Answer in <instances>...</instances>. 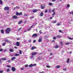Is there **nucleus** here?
Listing matches in <instances>:
<instances>
[{"instance_id": "obj_1", "label": "nucleus", "mask_w": 73, "mask_h": 73, "mask_svg": "<svg viewBox=\"0 0 73 73\" xmlns=\"http://www.w3.org/2000/svg\"><path fill=\"white\" fill-rule=\"evenodd\" d=\"M11 31V29L9 28H7V29L6 30V33H9Z\"/></svg>"}, {"instance_id": "obj_2", "label": "nucleus", "mask_w": 73, "mask_h": 73, "mask_svg": "<svg viewBox=\"0 0 73 73\" xmlns=\"http://www.w3.org/2000/svg\"><path fill=\"white\" fill-rule=\"evenodd\" d=\"M22 15H23V13H22V12L19 13L17 12L16 13V16H21Z\"/></svg>"}, {"instance_id": "obj_3", "label": "nucleus", "mask_w": 73, "mask_h": 73, "mask_svg": "<svg viewBox=\"0 0 73 73\" xmlns=\"http://www.w3.org/2000/svg\"><path fill=\"white\" fill-rule=\"evenodd\" d=\"M4 9L5 11H7V10L9 9V7H8L6 6L4 8Z\"/></svg>"}, {"instance_id": "obj_4", "label": "nucleus", "mask_w": 73, "mask_h": 73, "mask_svg": "<svg viewBox=\"0 0 73 73\" xmlns=\"http://www.w3.org/2000/svg\"><path fill=\"white\" fill-rule=\"evenodd\" d=\"M20 42H17L16 43V45L17 46H20Z\"/></svg>"}, {"instance_id": "obj_5", "label": "nucleus", "mask_w": 73, "mask_h": 73, "mask_svg": "<svg viewBox=\"0 0 73 73\" xmlns=\"http://www.w3.org/2000/svg\"><path fill=\"white\" fill-rule=\"evenodd\" d=\"M38 36V34H34L32 35V37H37Z\"/></svg>"}, {"instance_id": "obj_6", "label": "nucleus", "mask_w": 73, "mask_h": 73, "mask_svg": "<svg viewBox=\"0 0 73 73\" xmlns=\"http://www.w3.org/2000/svg\"><path fill=\"white\" fill-rule=\"evenodd\" d=\"M11 70L13 72H15L16 71V69L14 67H12L11 68Z\"/></svg>"}, {"instance_id": "obj_7", "label": "nucleus", "mask_w": 73, "mask_h": 73, "mask_svg": "<svg viewBox=\"0 0 73 73\" xmlns=\"http://www.w3.org/2000/svg\"><path fill=\"white\" fill-rule=\"evenodd\" d=\"M4 41H5V42H8L9 43L10 42V41L8 40V39L4 40Z\"/></svg>"}, {"instance_id": "obj_8", "label": "nucleus", "mask_w": 73, "mask_h": 73, "mask_svg": "<svg viewBox=\"0 0 73 73\" xmlns=\"http://www.w3.org/2000/svg\"><path fill=\"white\" fill-rule=\"evenodd\" d=\"M12 18L14 19H17V17L16 15H13L12 17Z\"/></svg>"}, {"instance_id": "obj_9", "label": "nucleus", "mask_w": 73, "mask_h": 73, "mask_svg": "<svg viewBox=\"0 0 73 73\" xmlns=\"http://www.w3.org/2000/svg\"><path fill=\"white\" fill-rule=\"evenodd\" d=\"M32 55L33 56H34V55H35V54H37V52H32Z\"/></svg>"}, {"instance_id": "obj_10", "label": "nucleus", "mask_w": 73, "mask_h": 73, "mask_svg": "<svg viewBox=\"0 0 73 73\" xmlns=\"http://www.w3.org/2000/svg\"><path fill=\"white\" fill-rule=\"evenodd\" d=\"M9 51L10 52H13L14 51V50H13V49H12V48H10L9 49Z\"/></svg>"}, {"instance_id": "obj_11", "label": "nucleus", "mask_w": 73, "mask_h": 73, "mask_svg": "<svg viewBox=\"0 0 73 73\" xmlns=\"http://www.w3.org/2000/svg\"><path fill=\"white\" fill-rule=\"evenodd\" d=\"M42 38H40L39 39V40L38 41V42H41V41H42Z\"/></svg>"}, {"instance_id": "obj_12", "label": "nucleus", "mask_w": 73, "mask_h": 73, "mask_svg": "<svg viewBox=\"0 0 73 73\" xmlns=\"http://www.w3.org/2000/svg\"><path fill=\"white\" fill-rule=\"evenodd\" d=\"M38 10L37 9H35L33 10V13H35V12H37Z\"/></svg>"}, {"instance_id": "obj_13", "label": "nucleus", "mask_w": 73, "mask_h": 73, "mask_svg": "<svg viewBox=\"0 0 73 73\" xmlns=\"http://www.w3.org/2000/svg\"><path fill=\"white\" fill-rule=\"evenodd\" d=\"M40 16L41 17L43 16H44V13L42 12H41L40 14Z\"/></svg>"}, {"instance_id": "obj_14", "label": "nucleus", "mask_w": 73, "mask_h": 73, "mask_svg": "<svg viewBox=\"0 0 73 73\" xmlns=\"http://www.w3.org/2000/svg\"><path fill=\"white\" fill-rule=\"evenodd\" d=\"M35 48H36V46H34L32 47V48H31V49L32 50H34V49H35Z\"/></svg>"}, {"instance_id": "obj_15", "label": "nucleus", "mask_w": 73, "mask_h": 73, "mask_svg": "<svg viewBox=\"0 0 73 73\" xmlns=\"http://www.w3.org/2000/svg\"><path fill=\"white\" fill-rule=\"evenodd\" d=\"M1 33H4V31L3 29H2L1 30Z\"/></svg>"}, {"instance_id": "obj_16", "label": "nucleus", "mask_w": 73, "mask_h": 73, "mask_svg": "<svg viewBox=\"0 0 73 73\" xmlns=\"http://www.w3.org/2000/svg\"><path fill=\"white\" fill-rule=\"evenodd\" d=\"M15 59H16V57H13L11 58V60H12V61H13V60H15Z\"/></svg>"}, {"instance_id": "obj_17", "label": "nucleus", "mask_w": 73, "mask_h": 73, "mask_svg": "<svg viewBox=\"0 0 73 73\" xmlns=\"http://www.w3.org/2000/svg\"><path fill=\"white\" fill-rule=\"evenodd\" d=\"M68 38V39H69V40H73V38H71V37H67Z\"/></svg>"}, {"instance_id": "obj_18", "label": "nucleus", "mask_w": 73, "mask_h": 73, "mask_svg": "<svg viewBox=\"0 0 73 73\" xmlns=\"http://www.w3.org/2000/svg\"><path fill=\"white\" fill-rule=\"evenodd\" d=\"M3 1L2 0H0V4L1 5H2L3 4Z\"/></svg>"}, {"instance_id": "obj_19", "label": "nucleus", "mask_w": 73, "mask_h": 73, "mask_svg": "<svg viewBox=\"0 0 73 73\" xmlns=\"http://www.w3.org/2000/svg\"><path fill=\"white\" fill-rule=\"evenodd\" d=\"M33 66V64H30L29 66V67L30 68H31V67H32V66Z\"/></svg>"}, {"instance_id": "obj_20", "label": "nucleus", "mask_w": 73, "mask_h": 73, "mask_svg": "<svg viewBox=\"0 0 73 73\" xmlns=\"http://www.w3.org/2000/svg\"><path fill=\"white\" fill-rule=\"evenodd\" d=\"M56 37L58 38H61V37H62V36L60 35H58L56 36Z\"/></svg>"}, {"instance_id": "obj_21", "label": "nucleus", "mask_w": 73, "mask_h": 73, "mask_svg": "<svg viewBox=\"0 0 73 73\" xmlns=\"http://www.w3.org/2000/svg\"><path fill=\"white\" fill-rule=\"evenodd\" d=\"M60 65H57L56 66V68H57L58 69H59V68H60Z\"/></svg>"}, {"instance_id": "obj_22", "label": "nucleus", "mask_w": 73, "mask_h": 73, "mask_svg": "<svg viewBox=\"0 0 73 73\" xmlns=\"http://www.w3.org/2000/svg\"><path fill=\"white\" fill-rule=\"evenodd\" d=\"M2 60H3V61H5V60H6V58H2Z\"/></svg>"}, {"instance_id": "obj_23", "label": "nucleus", "mask_w": 73, "mask_h": 73, "mask_svg": "<svg viewBox=\"0 0 73 73\" xmlns=\"http://www.w3.org/2000/svg\"><path fill=\"white\" fill-rule=\"evenodd\" d=\"M41 9H44V8H45V7H44V6H41Z\"/></svg>"}, {"instance_id": "obj_24", "label": "nucleus", "mask_w": 73, "mask_h": 73, "mask_svg": "<svg viewBox=\"0 0 73 73\" xmlns=\"http://www.w3.org/2000/svg\"><path fill=\"white\" fill-rule=\"evenodd\" d=\"M20 56V54H17L15 55V56Z\"/></svg>"}, {"instance_id": "obj_25", "label": "nucleus", "mask_w": 73, "mask_h": 73, "mask_svg": "<svg viewBox=\"0 0 73 73\" xmlns=\"http://www.w3.org/2000/svg\"><path fill=\"white\" fill-rule=\"evenodd\" d=\"M5 44H6V43L5 42H4L2 44V46H4L5 45Z\"/></svg>"}, {"instance_id": "obj_26", "label": "nucleus", "mask_w": 73, "mask_h": 73, "mask_svg": "<svg viewBox=\"0 0 73 73\" xmlns=\"http://www.w3.org/2000/svg\"><path fill=\"white\" fill-rule=\"evenodd\" d=\"M70 60V59H69V58H68L67 59V63H69V60Z\"/></svg>"}, {"instance_id": "obj_27", "label": "nucleus", "mask_w": 73, "mask_h": 73, "mask_svg": "<svg viewBox=\"0 0 73 73\" xmlns=\"http://www.w3.org/2000/svg\"><path fill=\"white\" fill-rule=\"evenodd\" d=\"M65 44L66 45H68L70 44V43H69V42L66 43H65Z\"/></svg>"}, {"instance_id": "obj_28", "label": "nucleus", "mask_w": 73, "mask_h": 73, "mask_svg": "<svg viewBox=\"0 0 73 73\" xmlns=\"http://www.w3.org/2000/svg\"><path fill=\"white\" fill-rule=\"evenodd\" d=\"M49 5H50V6H51V5H53V4H52V3L50 2L49 3Z\"/></svg>"}, {"instance_id": "obj_29", "label": "nucleus", "mask_w": 73, "mask_h": 73, "mask_svg": "<svg viewBox=\"0 0 73 73\" xmlns=\"http://www.w3.org/2000/svg\"><path fill=\"white\" fill-rule=\"evenodd\" d=\"M55 14L56 13H55V12H54V13L52 14V15L53 16H54V15H55Z\"/></svg>"}, {"instance_id": "obj_30", "label": "nucleus", "mask_w": 73, "mask_h": 73, "mask_svg": "<svg viewBox=\"0 0 73 73\" xmlns=\"http://www.w3.org/2000/svg\"><path fill=\"white\" fill-rule=\"evenodd\" d=\"M10 71V70H9V68H7V72H9Z\"/></svg>"}, {"instance_id": "obj_31", "label": "nucleus", "mask_w": 73, "mask_h": 73, "mask_svg": "<svg viewBox=\"0 0 73 73\" xmlns=\"http://www.w3.org/2000/svg\"><path fill=\"white\" fill-rule=\"evenodd\" d=\"M55 48H58V45H56L55 46Z\"/></svg>"}, {"instance_id": "obj_32", "label": "nucleus", "mask_w": 73, "mask_h": 73, "mask_svg": "<svg viewBox=\"0 0 73 73\" xmlns=\"http://www.w3.org/2000/svg\"><path fill=\"white\" fill-rule=\"evenodd\" d=\"M23 22L22 21H20L18 23V24H21Z\"/></svg>"}, {"instance_id": "obj_33", "label": "nucleus", "mask_w": 73, "mask_h": 73, "mask_svg": "<svg viewBox=\"0 0 73 73\" xmlns=\"http://www.w3.org/2000/svg\"><path fill=\"white\" fill-rule=\"evenodd\" d=\"M7 67L8 68H11V66L9 65H7Z\"/></svg>"}, {"instance_id": "obj_34", "label": "nucleus", "mask_w": 73, "mask_h": 73, "mask_svg": "<svg viewBox=\"0 0 73 73\" xmlns=\"http://www.w3.org/2000/svg\"><path fill=\"white\" fill-rule=\"evenodd\" d=\"M25 67L26 68H27V67H28V64H26L25 65Z\"/></svg>"}, {"instance_id": "obj_35", "label": "nucleus", "mask_w": 73, "mask_h": 73, "mask_svg": "<svg viewBox=\"0 0 73 73\" xmlns=\"http://www.w3.org/2000/svg\"><path fill=\"white\" fill-rule=\"evenodd\" d=\"M46 67L47 68H50V66H48V65H47V66H46Z\"/></svg>"}, {"instance_id": "obj_36", "label": "nucleus", "mask_w": 73, "mask_h": 73, "mask_svg": "<svg viewBox=\"0 0 73 73\" xmlns=\"http://www.w3.org/2000/svg\"><path fill=\"white\" fill-rule=\"evenodd\" d=\"M67 7L68 8H69L70 7V5L69 4H67Z\"/></svg>"}, {"instance_id": "obj_37", "label": "nucleus", "mask_w": 73, "mask_h": 73, "mask_svg": "<svg viewBox=\"0 0 73 73\" xmlns=\"http://www.w3.org/2000/svg\"><path fill=\"white\" fill-rule=\"evenodd\" d=\"M53 38L54 40H56V38H57L55 37H53Z\"/></svg>"}, {"instance_id": "obj_38", "label": "nucleus", "mask_w": 73, "mask_h": 73, "mask_svg": "<svg viewBox=\"0 0 73 73\" xmlns=\"http://www.w3.org/2000/svg\"><path fill=\"white\" fill-rule=\"evenodd\" d=\"M3 73V71L2 70H0V73Z\"/></svg>"}, {"instance_id": "obj_39", "label": "nucleus", "mask_w": 73, "mask_h": 73, "mask_svg": "<svg viewBox=\"0 0 73 73\" xmlns=\"http://www.w3.org/2000/svg\"><path fill=\"white\" fill-rule=\"evenodd\" d=\"M39 32L40 34H42V32H41V30H40L39 31Z\"/></svg>"}, {"instance_id": "obj_40", "label": "nucleus", "mask_w": 73, "mask_h": 73, "mask_svg": "<svg viewBox=\"0 0 73 73\" xmlns=\"http://www.w3.org/2000/svg\"><path fill=\"white\" fill-rule=\"evenodd\" d=\"M34 18V17L33 16L31 17H30V19H33Z\"/></svg>"}, {"instance_id": "obj_41", "label": "nucleus", "mask_w": 73, "mask_h": 73, "mask_svg": "<svg viewBox=\"0 0 73 73\" xmlns=\"http://www.w3.org/2000/svg\"><path fill=\"white\" fill-rule=\"evenodd\" d=\"M60 44L62 45H63V42H61Z\"/></svg>"}, {"instance_id": "obj_42", "label": "nucleus", "mask_w": 73, "mask_h": 73, "mask_svg": "<svg viewBox=\"0 0 73 73\" xmlns=\"http://www.w3.org/2000/svg\"><path fill=\"white\" fill-rule=\"evenodd\" d=\"M32 42V40H31V39L29 40V42Z\"/></svg>"}, {"instance_id": "obj_43", "label": "nucleus", "mask_w": 73, "mask_h": 73, "mask_svg": "<svg viewBox=\"0 0 73 73\" xmlns=\"http://www.w3.org/2000/svg\"><path fill=\"white\" fill-rule=\"evenodd\" d=\"M36 42V40H34L33 41V42H34V43H35Z\"/></svg>"}, {"instance_id": "obj_44", "label": "nucleus", "mask_w": 73, "mask_h": 73, "mask_svg": "<svg viewBox=\"0 0 73 73\" xmlns=\"http://www.w3.org/2000/svg\"><path fill=\"white\" fill-rule=\"evenodd\" d=\"M22 53V52H21V50H19V54H21Z\"/></svg>"}, {"instance_id": "obj_45", "label": "nucleus", "mask_w": 73, "mask_h": 73, "mask_svg": "<svg viewBox=\"0 0 73 73\" xmlns=\"http://www.w3.org/2000/svg\"><path fill=\"white\" fill-rule=\"evenodd\" d=\"M55 11V9H53L52 10V12H54Z\"/></svg>"}, {"instance_id": "obj_46", "label": "nucleus", "mask_w": 73, "mask_h": 73, "mask_svg": "<svg viewBox=\"0 0 73 73\" xmlns=\"http://www.w3.org/2000/svg\"><path fill=\"white\" fill-rule=\"evenodd\" d=\"M33 66H36V64H34L33 65Z\"/></svg>"}, {"instance_id": "obj_47", "label": "nucleus", "mask_w": 73, "mask_h": 73, "mask_svg": "<svg viewBox=\"0 0 73 73\" xmlns=\"http://www.w3.org/2000/svg\"><path fill=\"white\" fill-rule=\"evenodd\" d=\"M24 68H21V70H24Z\"/></svg>"}, {"instance_id": "obj_48", "label": "nucleus", "mask_w": 73, "mask_h": 73, "mask_svg": "<svg viewBox=\"0 0 73 73\" xmlns=\"http://www.w3.org/2000/svg\"><path fill=\"white\" fill-rule=\"evenodd\" d=\"M50 56H53V54L52 53H51L50 54Z\"/></svg>"}, {"instance_id": "obj_49", "label": "nucleus", "mask_w": 73, "mask_h": 73, "mask_svg": "<svg viewBox=\"0 0 73 73\" xmlns=\"http://www.w3.org/2000/svg\"><path fill=\"white\" fill-rule=\"evenodd\" d=\"M3 51V49L0 48V52H2Z\"/></svg>"}, {"instance_id": "obj_50", "label": "nucleus", "mask_w": 73, "mask_h": 73, "mask_svg": "<svg viewBox=\"0 0 73 73\" xmlns=\"http://www.w3.org/2000/svg\"><path fill=\"white\" fill-rule=\"evenodd\" d=\"M39 73H45V72L44 71H42V72H40Z\"/></svg>"}, {"instance_id": "obj_51", "label": "nucleus", "mask_w": 73, "mask_h": 73, "mask_svg": "<svg viewBox=\"0 0 73 73\" xmlns=\"http://www.w3.org/2000/svg\"><path fill=\"white\" fill-rule=\"evenodd\" d=\"M70 14H72V16H73V12H70Z\"/></svg>"}, {"instance_id": "obj_52", "label": "nucleus", "mask_w": 73, "mask_h": 73, "mask_svg": "<svg viewBox=\"0 0 73 73\" xmlns=\"http://www.w3.org/2000/svg\"><path fill=\"white\" fill-rule=\"evenodd\" d=\"M31 28H30L28 29V31H30V30H31Z\"/></svg>"}, {"instance_id": "obj_53", "label": "nucleus", "mask_w": 73, "mask_h": 73, "mask_svg": "<svg viewBox=\"0 0 73 73\" xmlns=\"http://www.w3.org/2000/svg\"><path fill=\"white\" fill-rule=\"evenodd\" d=\"M60 25V24L59 23H58L57 24V25L58 26H59Z\"/></svg>"}, {"instance_id": "obj_54", "label": "nucleus", "mask_w": 73, "mask_h": 73, "mask_svg": "<svg viewBox=\"0 0 73 73\" xmlns=\"http://www.w3.org/2000/svg\"><path fill=\"white\" fill-rule=\"evenodd\" d=\"M59 32H60V33H61V32H62V31H61V30H59Z\"/></svg>"}, {"instance_id": "obj_55", "label": "nucleus", "mask_w": 73, "mask_h": 73, "mask_svg": "<svg viewBox=\"0 0 73 73\" xmlns=\"http://www.w3.org/2000/svg\"><path fill=\"white\" fill-rule=\"evenodd\" d=\"M53 23H57V21H54L53 22Z\"/></svg>"}, {"instance_id": "obj_56", "label": "nucleus", "mask_w": 73, "mask_h": 73, "mask_svg": "<svg viewBox=\"0 0 73 73\" xmlns=\"http://www.w3.org/2000/svg\"><path fill=\"white\" fill-rule=\"evenodd\" d=\"M24 16H27V15L26 14H24Z\"/></svg>"}, {"instance_id": "obj_57", "label": "nucleus", "mask_w": 73, "mask_h": 73, "mask_svg": "<svg viewBox=\"0 0 73 73\" xmlns=\"http://www.w3.org/2000/svg\"><path fill=\"white\" fill-rule=\"evenodd\" d=\"M8 62H11V60H9L8 61Z\"/></svg>"}, {"instance_id": "obj_58", "label": "nucleus", "mask_w": 73, "mask_h": 73, "mask_svg": "<svg viewBox=\"0 0 73 73\" xmlns=\"http://www.w3.org/2000/svg\"><path fill=\"white\" fill-rule=\"evenodd\" d=\"M47 12H48V11H47V10H46L45 11V13H47Z\"/></svg>"}, {"instance_id": "obj_59", "label": "nucleus", "mask_w": 73, "mask_h": 73, "mask_svg": "<svg viewBox=\"0 0 73 73\" xmlns=\"http://www.w3.org/2000/svg\"><path fill=\"white\" fill-rule=\"evenodd\" d=\"M7 50L5 49L4 50V52H7Z\"/></svg>"}, {"instance_id": "obj_60", "label": "nucleus", "mask_w": 73, "mask_h": 73, "mask_svg": "<svg viewBox=\"0 0 73 73\" xmlns=\"http://www.w3.org/2000/svg\"><path fill=\"white\" fill-rule=\"evenodd\" d=\"M53 19V18H52V17H50V20H52V19Z\"/></svg>"}, {"instance_id": "obj_61", "label": "nucleus", "mask_w": 73, "mask_h": 73, "mask_svg": "<svg viewBox=\"0 0 73 73\" xmlns=\"http://www.w3.org/2000/svg\"><path fill=\"white\" fill-rule=\"evenodd\" d=\"M9 11H7V14H9Z\"/></svg>"}, {"instance_id": "obj_62", "label": "nucleus", "mask_w": 73, "mask_h": 73, "mask_svg": "<svg viewBox=\"0 0 73 73\" xmlns=\"http://www.w3.org/2000/svg\"><path fill=\"white\" fill-rule=\"evenodd\" d=\"M70 54H72V52L71 51H70Z\"/></svg>"}, {"instance_id": "obj_63", "label": "nucleus", "mask_w": 73, "mask_h": 73, "mask_svg": "<svg viewBox=\"0 0 73 73\" xmlns=\"http://www.w3.org/2000/svg\"><path fill=\"white\" fill-rule=\"evenodd\" d=\"M55 41L54 40H53L52 41V42H55Z\"/></svg>"}, {"instance_id": "obj_64", "label": "nucleus", "mask_w": 73, "mask_h": 73, "mask_svg": "<svg viewBox=\"0 0 73 73\" xmlns=\"http://www.w3.org/2000/svg\"><path fill=\"white\" fill-rule=\"evenodd\" d=\"M21 28H20V29H19V31H20V30H21Z\"/></svg>"}]
</instances>
